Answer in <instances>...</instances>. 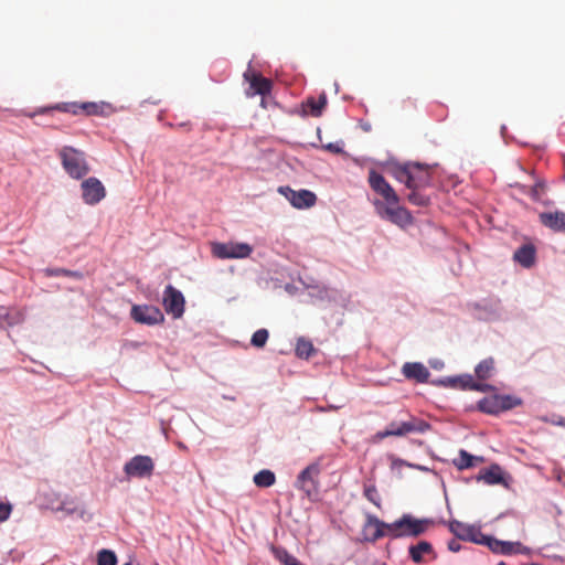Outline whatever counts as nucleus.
Returning <instances> with one entry per match:
<instances>
[{
  "label": "nucleus",
  "mask_w": 565,
  "mask_h": 565,
  "mask_svg": "<svg viewBox=\"0 0 565 565\" xmlns=\"http://www.w3.org/2000/svg\"><path fill=\"white\" fill-rule=\"evenodd\" d=\"M434 521L430 519H416L412 514H403L398 520L390 523L388 537H417L424 534Z\"/></svg>",
  "instance_id": "f257e3e1"
},
{
  "label": "nucleus",
  "mask_w": 565,
  "mask_h": 565,
  "mask_svg": "<svg viewBox=\"0 0 565 565\" xmlns=\"http://www.w3.org/2000/svg\"><path fill=\"white\" fill-rule=\"evenodd\" d=\"M62 166L73 179H82L89 172V167L83 151L65 146L58 151Z\"/></svg>",
  "instance_id": "f03ea898"
},
{
  "label": "nucleus",
  "mask_w": 565,
  "mask_h": 565,
  "mask_svg": "<svg viewBox=\"0 0 565 565\" xmlns=\"http://www.w3.org/2000/svg\"><path fill=\"white\" fill-rule=\"evenodd\" d=\"M253 246L247 243H213L212 254L220 259H243L250 256Z\"/></svg>",
  "instance_id": "7ed1b4c3"
},
{
  "label": "nucleus",
  "mask_w": 565,
  "mask_h": 565,
  "mask_svg": "<svg viewBox=\"0 0 565 565\" xmlns=\"http://www.w3.org/2000/svg\"><path fill=\"white\" fill-rule=\"evenodd\" d=\"M154 469L153 460L149 456L137 455L124 466V472L129 478H149Z\"/></svg>",
  "instance_id": "20e7f679"
},
{
  "label": "nucleus",
  "mask_w": 565,
  "mask_h": 565,
  "mask_svg": "<svg viewBox=\"0 0 565 565\" xmlns=\"http://www.w3.org/2000/svg\"><path fill=\"white\" fill-rule=\"evenodd\" d=\"M366 520L363 525V540L366 542H376L382 537H388L390 523L381 521L373 514H366Z\"/></svg>",
  "instance_id": "39448f33"
},
{
  "label": "nucleus",
  "mask_w": 565,
  "mask_h": 565,
  "mask_svg": "<svg viewBox=\"0 0 565 565\" xmlns=\"http://www.w3.org/2000/svg\"><path fill=\"white\" fill-rule=\"evenodd\" d=\"M369 183L372 190L385 200L386 204L396 205L398 203V196L394 189L388 184L383 175L377 173L375 170L370 171Z\"/></svg>",
  "instance_id": "423d86ee"
},
{
  "label": "nucleus",
  "mask_w": 565,
  "mask_h": 565,
  "mask_svg": "<svg viewBox=\"0 0 565 565\" xmlns=\"http://www.w3.org/2000/svg\"><path fill=\"white\" fill-rule=\"evenodd\" d=\"M320 472L319 465L312 463L303 469L296 482V487L302 490L307 497L312 498L318 493V481L317 477Z\"/></svg>",
  "instance_id": "0eeeda50"
},
{
  "label": "nucleus",
  "mask_w": 565,
  "mask_h": 565,
  "mask_svg": "<svg viewBox=\"0 0 565 565\" xmlns=\"http://www.w3.org/2000/svg\"><path fill=\"white\" fill-rule=\"evenodd\" d=\"M131 317L138 323L153 326L163 322L164 316L161 310L154 306L135 305L131 308Z\"/></svg>",
  "instance_id": "6e6552de"
},
{
  "label": "nucleus",
  "mask_w": 565,
  "mask_h": 565,
  "mask_svg": "<svg viewBox=\"0 0 565 565\" xmlns=\"http://www.w3.org/2000/svg\"><path fill=\"white\" fill-rule=\"evenodd\" d=\"M278 191L297 209L311 207L317 201L316 194L309 190L295 191L289 186H280Z\"/></svg>",
  "instance_id": "1a4fd4ad"
},
{
  "label": "nucleus",
  "mask_w": 565,
  "mask_h": 565,
  "mask_svg": "<svg viewBox=\"0 0 565 565\" xmlns=\"http://www.w3.org/2000/svg\"><path fill=\"white\" fill-rule=\"evenodd\" d=\"M162 303L167 313L180 318L184 312V297L181 291L169 285L163 292Z\"/></svg>",
  "instance_id": "9d476101"
},
{
  "label": "nucleus",
  "mask_w": 565,
  "mask_h": 565,
  "mask_svg": "<svg viewBox=\"0 0 565 565\" xmlns=\"http://www.w3.org/2000/svg\"><path fill=\"white\" fill-rule=\"evenodd\" d=\"M82 198L88 205L99 203L106 195V190L103 183L97 178H88L81 184Z\"/></svg>",
  "instance_id": "9b49d317"
},
{
  "label": "nucleus",
  "mask_w": 565,
  "mask_h": 565,
  "mask_svg": "<svg viewBox=\"0 0 565 565\" xmlns=\"http://www.w3.org/2000/svg\"><path fill=\"white\" fill-rule=\"evenodd\" d=\"M375 205L377 207L379 214L382 217H386L399 226H405L412 223L411 214L406 209L399 206L398 203L396 205H384L380 202H376Z\"/></svg>",
  "instance_id": "f8f14e48"
},
{
  "label": "nucleus",
  "mask_w": 565,
  "mask_h": 565,
  "mask_svg": "<svg viewBox=\"0 0 565 565\" xmlns=\"http://www.w3.org/2000/svg\"><path fill=\"white\" fill-rule=\"evenodd\" d=\"M51 509L54 512L62 513L64 516L76 514L78 518L85 521H89L92 519V515L87 513L84 507L72 498H64L58 500L56 504L52 503Z\"/></svg>",
  "instance_id": "ddd939ff"
},
{
  "label": "nucleus",
  "mask_w": 565,
  "mask_h": 565,
  "mask_svg": "<svg viewBox=\"0 0 565 565\" xmlns=\"http://www.w3.org/2000/svg\"><path fill=\"white\" fill-rule=\"evenodd\" d=\"M408 554L415 564L428 563L437 557L433 545L427 541H419L416 544H412L408 547Z\"/></svg>",
  "instance_id": "4468645a"
},
{
  "label": "nucleus",
  "mask_w": 565,
  "mask_h": 565,
  "mask_svg": "<svg viewBox=\"0 0 565 565\" xmlns=\"http://www.w3.org/2000/svg\"><path fill=\"white\" fill-rule=\"evenodd\" d=\"M394 426V436L402 437L409 433H426L430 429V424L419 419L417 417H411L407 422L402 423H393Z\"/></svg>",
  "instance_id": "2eb2a0df"
},
{
  "label": "nucleus",
  "mask_w": 565,
  "mask_h": 565,
  "mask_svg": "<svg viewBox=\"0 0 565 565\" xmlns=\"http://www.w3.org/2000/svg\"><path fill=\"white\" fill-rule=\"evenodd\" d=\"M402 373L406 379L416 380L419 383L427 382L430 375L428 369L419 362L405 363Z\"/></svg>",
  "instance_id": "dca6fc26"
},
{
  "label": "nucleus",
  "mask_w": 565,
  "mask_h": 565,
  "mask_svg": "<svg viewBox=\"0 0 565 565\" xmlns=\"http://www.w3.org/2000/svg\"><path fill=\"white\" fill-rule=\"evenodd\" d=\"M244 77L249 83V87L253 90L248 93V95H266L270 93L271 83L269 79L254 73L250 74L249 72H246Z\"/></svg>",
  "instance_id": "f3484780"
},
{
  "label": "nucleus",
  "mask_w": 565,
  "mask_h": 565,
  "mask_svg": "<svg viewBox=\"0 0 565 565\" xmlns=\"http://www.w3.org/2000/svg\"><path fill=\"white\" fill-rule=\"evenodd\" d=\"M540 221L543 225L555 232L565 231V213L562 211L541 213Z\"/></svg>",
  "instance_id": "a211bd4d"
},
{
  "label": "nucleus",
  "mask_w": 565,
  "mask_h": 565,
  "mask_svg": "<svg viewBox=\"0 0 565 565\" xmlns=\"http://www.w3.org/2000/svg\"><path fill=\"white\" fill-rule=\"evenodd\" d=\"M490 402L483 401L480 403V408L487 413H497L502 409H510L515 405L520 404L519 399L512 398L510 396H501L497 397L493 402V405L488 406Z\"/></svg>",
  "instance_id": "6ab92c4d"
},
{
  "label": "nucleus",
  "mask_w": 565,
  "mask_h": 565,
  "mask_svg": "<svg viewBox=\"0 0 565 565\" xmlns=\"http://www.w3.org/2000/svg\"><path fill=\"white\" fill-rule=\"evenodd\" d=\"M449 527L457 539L480 542L478 539L477 530L471 525L465 524L459 521H452Z\"/></svg>",
  "instance_id": "aec40b11"
},
{
  "label": "nucleus",
  "mask_w": 565,
  "mask_h": 565,
  "mask_svg": "<svg viewBox=\"0 0 565 565\" xmlns=\"http://www.w3.org/2000/svg\"><path fill=\"white\" fill-rule=\"evenodd\" d=\"M326 106L327 96L324 93H322L319 96L318 100H316L313 97L307 98V100L302 104V109L306 115H310L312 117H320Z\"/></svg>",
  "instance_id": "412c9836"
},
{
  "label": "nucleus",
  "mask_w": 565,
  "mask_h": 565,
  "mask_svg": "<svg viewBox=\"0 0 565 565\" xmlns=\"http://www.w3.org/2000/svg\"><path fill=\"white\" fill-rule=\"evenodd\" d=\"M486 543L488 546L497 553L502 554H512L519 552L521 544L520 543H512L508 541H499L495 539L488 537L486 540Z\"/></svg>",
  "instance_id": "4be33fe9"
},
{
  "label": "nucleus",
  "mask_w": 565,
  "mask_h": 565,
  "mask_svg": "<svg viewBox=\"0 0 565 565\" xmlns=\"http://www.w3.org/2000/svg\"><path fill=\"white\" fill-rule=\"evenodd\" d=\"M514 259L523 267H531L535 259V249L531 245H524L514 253Z\"/></svg>",
  "instance_id": "5701e85b"
},
{
  "label": "nucleus",
  "mask_w": 565,
  "mask_h": 565,
  "mask_svg": "<svg viewBox=\"0 0 565 565\" xmlns=\"http://www.w3.org/2000/svg\"><path fill=\"white\" fill-rule=\"evenodd\" d=\"M394 177L397 181L404 183L408 189H414L415 177L412 174V163L397 167L394 170Z\"/></svg>",
  "instance_id": "b1692460"
},
{
  "label": "nucleus",
  "mask_w": 565,
  "mask_h": 565,
  "mask_svg": "<svg viewBox=\"0 0 565 565\" xmlns=\"http://www.w3.org/2000/svg\"><path fill=\"white\" fill-rule=\"evenodd\" d=\"M412 174L415 177L414 189L425 186L429 183L428 169L419 163H412Z\"/></svg>",
  "instance_id": "393cba45"
},
{
  "label": "nucleus",
  "mask_w": 565,
  "mask_h": 565,
  "mask_svg": "<svg viewBox=\"0 0 565 565\" xmlns=\"http://www.w3.org/2000/svg\"><path fill=\"white\" fill-rule=\"evenodd\" d=\"M478 480L484 481L487 484H499L503 482V473L499 466L494 465L489 469L484 470Z\"/></svg>",
  "instance_id": "a878e982"
},
{
  "label": "nucleus",
  "mask_w": 565,
  "mask_h": 565,
  "mask_svg": "<svg viewBox=\"0 0 565 565\" xmlns=\"http://www.w3.org/2000/svg\"><path fill=\"white\" fill-rule=\"evenodd\" d=\"M458 387L469 388L479 392H488L492 390V386L489 384L476 383L471 375H461L458 376Z\"/></svg>",
  "instance_id": "bb28decb"
},
{
  "label": "nucleus",
  "mask_w": 565,
  "mask_h": 565,
  "mask_svg": "<svg viewBox=\"0 0 565 565\" xmlns=\"http://www.w3.org/2000/svg\"><path fill=\"white\" fill-rule=\"evenodd\" d=\"M475 461H482L481 458L475 457L467 452L466 450L461 449L459 451L458 458L454 460L455 466L459 470L468 469L475 466Z\"/></svg>",
  "instance_id": "cd10ccee"
},
{
  "label": "nucleus",
  "mask_w": 565,
  "mask_h": 565,
  "mask_svg": "<svg viewBox=\"0 0 565 565\" xmlns=\"http://www.w3.org/2000/svg\"><path fill=\"white\" fill-rule=\"evenodd\" d=\"M254 483L257 486V487H260V488H268V487H271L275 481H276V477H275V473L268 469H264V470H260L259 472H257L255 476H254Z\"/></svg>",
  "instance_id": "c85d7f7f"
},
{
  "label": "nucleus",
  "mask_w": 565,
  "mask_h": 565,
  "mask_svg": "<svg viewBox=\"0 0 565 565\" xmlns=\"http://www.w3.org/2000/svg\"><path fill=\"white\" fill-rule=\"evenodd\" d=\"M6 320L9 326L17 324L23 320V316L18 310L9 311L7 308H0V321Z\"/></svg>",
  "instance_id": "c756f323"
},
{
  "label": "nucleus",
  "mask_w": 565,
  "mask_h": 565,
  "mask_svg": "<svg viewBox=\"0 0 565 565\" xmlns=\"http://www.w3.org/2000/svg\"><path fill=\"white\" fill-rule=\"evenodd\" d=\"M492 370H493V360L487 359V360L481 361L476 366V374L480 380H486V379L490 377Z\"/></svg>",
  "instance_id": "7c9ffc66"
},
{
  "label": "nucleus",
  "mask_w": 565,
  "mask_h": 565,
  "mask_svg": "<svg viewBox=\"0 0 565 565\" xmlns=\"http://www.w3.org/2000/svg\"><path fill=\"white\" fill-rule=\"evenodd\" d=\"M274 554L284 565H302L295 556L290 555L284 548H275Z\"/></svg>",
  "instance_id": "2f4dec72"
},
{
  "label": "nucleus",
  "mask_w": 565,
  "mask_h": 565,
  "mask_svg": "<svg viewBox=\"0 0 565 565\" xmlns=\"http://www.w3.org/2000/svg\"><path fill=\"white\" fill-rule=\"evenodd\" d=\"M116 554L110 550H102L97 554V565H116Z\"/></svg>",
  "instance_id": "473e14b6"
},
{
  "label": "nucleus",
  "mask_w": 565,
  "mask_h": 565,
  "mask_svg": "<svg viewBox=\"0 0 565 565\" xmlns=\"http://www.w3.org/2000/svg\"><path fill=\"white\" fill-rule=\"evenodd\" d=\"M313 351V345L310 341L299 339L296 345V353L299 358H309Z\"/></svg>",
  "instance_id": "72a5a7b5"
},
{
  "label": "nucleus",
  "mask_w": 565,
  "mask_h": 565,
  "mask_svg": "<svg viewBox=\"0 0 565 565\" xmlns=\"http://www.w3.org/2000/svg\"><path fill=\"white\" fill-rule=\"evenodd\" d=\"M364 495L375 507L381 508V497L374 484H367L364 487Z\"/></svg>",
  "instance_id": "f704fd0d"
},
{
  "label": "nucleus",
  "mask_w": 565,
  "mask_h": 565,
  "mask_svg": "<svg viewBox=\"0 0 565 565\" xmlns=\"http://www.w3.org/2000/svg\"><path fill=\"white\" fill-rule=\"evenodd\" d=\"M268 335L266 329H259L253 334L250 343L256 348H263L268 340Z\"/></svg>",
  "instance_id": "c9c22d12"
},
{
  "label": "nucleus",
  "mask_w": 565,
  "mask_h": 565,
  "mask_svg": "<svg viewBox=\"0 0 565 565\" xmlns=\"http://www.w3.org/2000/svg\"><path fill=\"white\" fill-rule=\"evenodd\" d=\"M458 376L456 377H445L434 381L433 383L438 386H448V387H458Z\"/></svg>",
  "instance_id": "e433bc0d"
},
{
  "label": "nucleus",
  "mask_w": 565,
  "mask_h": 565,
  "mask_svg": "<svg viewBox=\"0 0 565 565\" xmlns=\"http://www.w3.org/2000/svg\"><path fill=\"white\" fill-rule=\"evenodd\" d=\"M12 505L0 501V522H4L10 518Z\"/></svg>",
  "instance_id": "4c0bfd02"
},
{
  "label": "nucleus",
  "mask_w": 565,
  "mask_h": 565,
  "mask_svg": "<svg viewBox=\"0 0 565 565\" xmlns=\"http://www.w3.org/2000/svg\"><path fill=\"white\" fill-rule=\"evenodd\" d=\"M323 148L330 152L333 153H341L343 152L342 145L339 142H330L323 146Z\"/></svg>",
  "instance_id": "58836bf2"
},
{
  "label": "nucleus",
  "mask_w": 565,
  "mask_h": 565,
  "mask_svg": "<svg viewBox=\"0 0 565 565\" xmlns=\"http://www.w3.org/2000/svg\"><path fill=\"white\" fill-rule=\"evenodd\" d=\"M79 108H82L88 114L97 113V105L95 103H84L79 106Z\"/></svg>",
  "instance_id": "ea45409f"
},
{
  "label": "nucleus",
  "mask_w": 565,
  "mask_h": 565,
  "mask_svg": "<svg viewBox=\"0 0 565 565\" xmlns=\"http://www.w3.org/2000/svg\"><path fill=\"white\" fill-rule=\"evenodd\" d=\"M394 433H395L394 426H393V423H391L385 430L377 433V437L379 438L391 437V436H394Z\"/></svg>",
  "instance_id": "a19ab883"
},
{
  "label": "nucleus",
  "mask_w": 565,
  "mask_h": 565,
  "mask_svg": "<svg viewBox=\"0 0 565 565\" xmlns=\"http://www.w3.org/2000/svg\"><path fill=\"white\" fill-rule=\"evenodd\" d=\"M408 200L415 204H424L425 201L417 193L413 192L409 194Z\"/></svg>",
  "instance_id": "79ce46f5"
},
{
  "label": "nucleus",
  "mask_w": 565,
  "mask_h": 565,
  "mask_svg": "<svg viewBox=\"0 0 565 565\" xmlns=\"http://www.w3.org/2000/svg\"><path fill=\"white\" fill-rule=\"evenodd\" d=\"M448 548L451 551V552H459L460 548H461V545L459 543L458 540H451L449 543H448Z\"/></svg>",
  "instance_id": "37998d69"
},
{
  "label": "nucleus",
  "mask_w": 565,
  "mask_h": 565,
  "mask_svg": "<svg viewBox=\"0 0 565 565\" xmlns=\"http://www.w3.org/2000/svg\"><path fill=\"white\" fill-rule=\"evenodd\" d=\"M431 366L435 367V369H439L443 366V362H435V363H431Z\"/></svg>",
  "instance_id": "c03bdc74"
},
{
  "label": "nucleus",
  "mask_w": 565,
  "mask_h": 565,
  "mask_svg": "<svg viewBox=\"0 0 565 565\" xmlns=\"http://www.w3.org/2000/svg\"><path fill=\"white\" fill-rule=\"evenodd\" d=\"M556 425L565 426V418H561L557 422H555Z\"/></svg>",
  "instance_id": "a18cd8bd"
},
{
  "label": "nucleus",
  "mask_w": 565,
  "mask_h": 565,
  "mask_svg": "<svg viewBox=\"0 0 565 565\" xmlns=\"http://www.w3.org/2000/svg\"><path fill=\"white\" fill-rule=\"evenodd\" d=\"M341 406H334V405H329L328 406V409H332V411H335L338 408H340Z\"/></svg>",
  "instance_id": "49530a36"
},
{
  "label": "nucleus",
  "mask_w": 565,
  "mask_h": 565,
  "mask_svg": "<svg viewBox=\"0 0 565 565\" xmlns=\"http://www.w3.org/2000/svg\"><path fill=\"white\" fill-rule=\"evenodd\" d=\"M72 276L73 277H81V274L79 273H72Z\"/></svg>",
  "instance_id": "de8ad7c7"
},
{
  "label": "nucleus",
  "mask_w": 565,
  "mask_h": 565,
  "mask_svg": "<svg viewBox=\"0 0 565 565\" xmlns=\"http://www.w3.org/2000/svg\"><path fill=\"white\" fill-rule=\"evenodd\" d=\"M499 565H507V564H505V563H503V562H501V563H499Z\"/></svg>",
  "instance_id": "09e8293b"
},
{
  "label": "nucleus",
  "mask_w": 565,
  "mask_h": 565,
  "mask_svg": "<svg viewBox=\"0 0 565 565\" xmlns=\"http://www.w3.org/2000/svg\"><path fill=\"white\" fill-rule=\"evenodd\" d=\"M124 565H131V564H130V563H126V564H124Z\"/></svg>",
  "instance_id": "8fccbe9b"
}]
</instances>
